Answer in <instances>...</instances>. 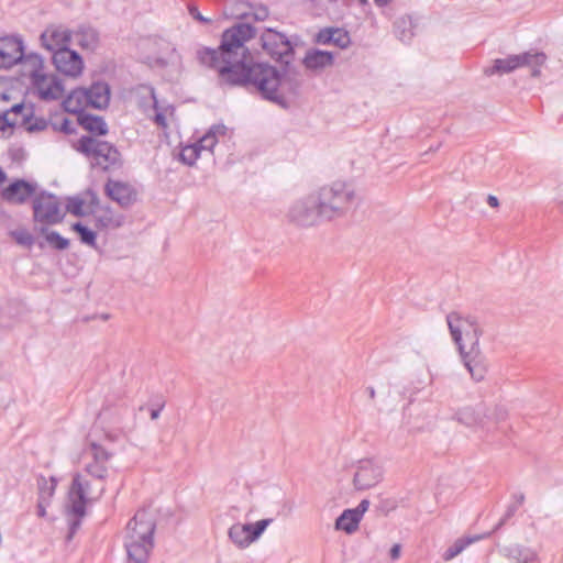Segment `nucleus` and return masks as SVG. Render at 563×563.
I'll list each match as a JSON object with an SVG mask.
<instances>
[{
	"instance_id": "de8ad7c7",
	"label": "nucleus",
	"mask_w": 563,
	"mask_h": 563,
	"mask_svg": "<svg viewBox=\"0 0 563 563\" xmlns=\"http://www.w3.org/2000/svg\"><path fill=\"white\" fill-rule=\"evenodd\" d=\"M49 505L48 501L38 500L37 501V515L38 517H45L46 516V507Z\"/></svg>"
},
{
	"instance_id": "20e7f679",
	"label": "nucleus",
	"mask_w": 563,
	"mask_h": 563,
	"mask_svg": "<svg viewBox=\"0 0 563 563\" xmlns=\"http://www.w3.org/2000/svg\"><path fill=\"white\" fill-rule=\"evenodd\" d=\"M155 522L145 510L137 511L126 525L124 548L128 563H147L154 548Z\"/></svg>"
},
{
	"instance_id": "bb28decb",
	"label": "nucleus",
	"mask_w": 563,
	"mask_h": 563,
	"mask_svg": "<svg viewBox=\"0 0 563 563\" xmlns=\"http://www.w3.org/2000/svg\"><path fill=\"white\" fill-rule=\"evenodd\" d=\"M490 536V532L484 533V534H475V536H466L459 538L454 541V543L446 549V551L443 554L444 561H451L455 556H457L460 553H462L468 545L472 543L479 541L482 539H485Z\"/></svg>"
},
{
	"instance_id": "ea45409f",
	"label": "nucleus",
	"mask_w": 563,
	"mask_h": 563,
	"mask_svg": "<svg viewBox=\"0 0 563 563\" xmlns=\"http://www.w3.org/2000/svg\"><path fill=\"white\" fill-rule=\"evenodd\" d=\"M47 121L44 118H35L33 115V120L30 123L23 125V128L29 132H37L43 131L47 128Z\"/></svg>"
},
{
	"instance_id": "a878e982",
	"label": "nucleus",
	"mask_w": 563,
	"mask_h": 563,
	"mask_svg": "<svg viewBox=\"0 0 563 563\" xmlns=\"http://www.w3.org/2000/svg\"><path fill=\"white\" fill-rule=\"evenodd\" d=\"M90 107L96 109L107 108L110 102V88L107 82L97 81L87 88Z\"/></svg>"
},
{
	"instance_id": "9d476101",
	"label": "nucleus",
	"mask_w": 563,
	"mask_h": 563,
	"mask_svg": "<svg viewBox=\"0 0 563 563\" xmlns=\"http://www.w3.org/2000/svg\"><path fill=\"white\" fill-rule=\"evenodd\" d=\"M272 522V518H266L255 523H234L229 528L228 537L236 548L243 550L260 539Z\"/></svg>"
},
{
	"instance_id": "72a5a7b5",
	"label": "nucleus",
	"mask_w": 563,
	"mask_h": 563,
	"mask_svg": "<svg viewBox=\"0 0 563 563\" xmlns=\"http://www.w3.org/2000/svg\"><path fill=\"white\" fill-rule=\"evenodd\" d=\"M38 486V500H44L51 503L53 495L55 494V489L57 486V481L54 477L46 478L44 476L38 477L37 479Z\"/></svg>"
},
{
	"instance_id": "49530a36",
	"label": "nucleus",
	"mask_w": 563,
	"mask_h": 563,
	"mask_svg": "<svg viewBox=\"0 0 563 563\" xmlns=\"http://www.w3.org/2000/svg\"><path fill=\"white\" fill-rule=\"evenodd\" d=\"M369 507V501L367 499H363L358 506L356 508H354L353 510L357 514V516H360L361 518L363 517V515L365 514V511L368 509Z\"/></svg>"
},
{
	"instance_id": "393cba45",
	"label": "nucleus",
	"mask_w": 563,
	"mask_h": 563,
	"mask_svg": "<svg viewBox=\"0 0 563 563\" xmlns=\"http://www.w3.org/2000/svg\"><path fill=\"white\" fill-rule=\"evenodd\" d=\"M63 104L65 110L70 113H79L85 108L90 107L87 88L74 89L63 101Z\"/></svg>"
},
{
	"instance_id": "aec40b11",
	"label": "nucleus",
	"mask_w": 563,
	"mask_h": 563,
	"mask_svg": "<svg viewBox=\"0 0 563 563\" xmlns=\"http://www.w3.org/2000/svg\"><path fill=\"white\" fill-rule=\"evenodd\" d=\"M316 42L322 45L333 44L339 48H346L351 43L347 31L340 27H324L316 35Z\"/></svg>"
},
{
	"instance_id": "4468645a",
	"label": "nucleus",
	"mask_w": 563,
	"mask_h": 563,
	"mask_svg": "<svg viewBox=\"0 0 563 563\" xmlns=\"http://www.w3.org/2000/svg\"><path fill=\"white\" fill-rule=\"evenodd\" d=\"M56 70L67 77L76 78L81 75L84 62L81 56L69 47L57 49L52 55Z\"/></svg>"
},
{
	"instance_id": "cd10ccee",
	"label": "nucleus",
	"mask_w": 563,
	"mask_h": 563,
	"mask_svg": "<svg viewBox=\"0 0 563 563\" xmlns=\"http://www.w3.org/2000/svg\"><path fill=\"white\" fill-rule=\"evenodd\" d=\"M303 63L309 69L324 68L332 65L333 55L325 51H314L306 55Z\"/></svg>"
},
{
	"instance_id": "39448f33",
	"label": "nucleus",
	"mask_w": 563,
	"mask_h": 563,
	"mask_svg": "<svg viewBox=\"0 0 563 563\" xmlns=\"http://www.w3.org/2000/svg\"><path fill=\"white\" fill-rule=\"evenodd\" d=\"M76 150L90 161L92 167L109 170L121 166L119 150L107 141L85 135L78 140Z\"/></svg>"
},
{
	"instance_id": "0eeeda50",
	"label": "nucleus",
	"mask_w": 563,
	"mask_h": 563,
	"mask_svg": "<svg viewBox=\"0 0 563 563\" xmlns=\"http://www.w3.org/2000/svg\"><path fill=\"white\" fill-rule=\"evenodd\" d=\"M104 490L103 482H98L96 485H92V483L81 474H75L69 490L70 512L79 517H85L86 506L98 500L103 495Z\"/></svg>"
},
{
	"instance_id": "052dcab7",
	"label": "nucleus",
	"mask_w": 563,
	"mask_h": 563,
	"mask_svg": "<svg viewBox=\"0 0 563 563\" xmlns=\"http://www.w3.org/2000/svg\"><path fill=\"white\" fill-rule=\"evenodd\" d=\"M119 410H120V415H122V416H125L129 413V408L126 406H121Z\"/></svg>"
},
{
	"instance_id": "6e6552de",
	"label": "nucleus",
	"mask_w": 563,
	"mask_h": 563,
	"mask_svg": "<svg viewBox=\"0 0 563 563\" xmlns=\"http://www.w3.org/2000/svg\"><path fill=\"white\" fill-rule=\"evenodd\" d=\"M547 56L540 52H526L518 55H509L506 58L495 59L493 67L487 68L485 74L492 76L494 74L510 73L519 67L527 66L531 69V76L540 75V67L545 63Z\"/></svg>"
},
{
	"instance_id": "c85d7f7f",
	"label": "nucleus",
	"mask_w": 563,
	"mask_h": 563,
	"mask_svg": "<svg viewBox=\"0 0 563 563\" xmlns=\"http://www.w3.org/2000/svg\"><path fill=\"white\" fill-rule=\"evenodd\" d=\"M361 519L353 509H345L335 520V528L346 533H353L357 530Z\"/></svg>"
},
{
	"instance_id": "680f3d73",
	"label": "nucleus",
	"mask_w": 563,
	"mask_h": 563,
	"mask_svg": "<svg viewBox=\"0 0 563 563\" xmlns=\"http://www.w3.org/2000/svg\"><path fill=\"white\" fill-rule=\"evenodd\" d=\"M5 179V174L0 169V184Z\"/></svg>"
},
{
	"instance_id": "ddd939ff",
	"label": "nucleus",
	"mask_w": 563,
	"mask_h": 563,
	"mask_svg": "<svg viewBox=\"0 0 563 563\" xmlns=\"http://www.w3.org/2000/svg\"><path fill=\"white\" fill-rule=\"evenodd\" d=\"M91 460L86 464L85 472L97 482H104L109 476V462L113 454L101 444L91 442L88 449Z\"/></svg>"
},
{
	"instance_id": "7ed1b4c3",
	"label": "nucleus",
	"mask_w": 563,
	"mask_h": 563,
	"mask_svg": "<svg viewBox=\"0 0 563 563\" xmlns=\"http://www.w3.org/2000/svg\"><path fill=\"white\" fill-rule=\"evenodd\" d=\"M319 201L320 213L324 221L346 217L360 205L361 198L354 186L343 180H335L314 191Z\"/></svg>"
},
{
	"instance_id": "5fc2aeb1",
	"label": "nucleus",
	"mask_w": 563,
	"mask_h": 563,
	"mask_svg": "<svg viewBox=\"0 0 563 563\" xmlns=\"http://www.w3.org/2000/svg\"><path fill=\"white\" fill-rule=\"evenodd\" d=\"M291 511H292V506H291V504H285V505L283 506L282 511H279V512H278V515H279V516H285V517H286V516L290 515V514H291Z\"/></svg>"
},
{
	"instance_id": "473e14b6",
	"label": "nucleus",
	"mask_w": 563,
	"mask_h": 563,
	"mask_svg": "<svg viewBox=\"0 0 563 563\" xmlns=\"http://www.w3.org/2000/svg\"><path fill=\"white\" fill-rule=\"evenodd\" d=\"M81 125L89 132L97 135H104L108 133V126L101 117L97 115H84L81 117Z\"/></svg>"
},
{
	"instance_id": "6ab92c4d",
	"label": "nucleus",
	"mask_w": 563,
	"mask_h": 563,
	"mask_svg": "<svg viewBox=\"0 0 563 563\" xmlns=\"http://www.w3.org/2000/svg\"><path fill=\"white\" fill-rule=\"evenodd\" d=\"M35 189L33 184L18 179L3 189L2 198L9 203L22 205L35 194Z\"/></svg>"
},
{
	"instance_id": "a18cd8bd",
	"label": "nucleus",
	"mask_w": 563,
	"mask_h": 563,
	"mask_svg": "<svg viewBox=\"0 0 563 563\" xmlns=\"http://www.w3.org/2000/svg\"><path fill=\"white\" fill-rule=\"evenodd\" d=\"M59 130L66 134H70L75 131L74 123L69 119L64 118L59 125Z\"/></svg>"
},
{
	"instance_id": "dca6fc26",
	"label": "nucleus",
	"mask_w": 563,
	"mask_h": 563,
	"mask_svg": "<svg viewBox=\"0 0 563 563\" xmlns=\"http://www.w3.org/2000/svg\"><path fill=\"white\" fill-rule=\"evenodd\" d=\"M73 38V33L63 26H48L41 34L42 45L51 53L68 47Z\"/></svg>"
},
{
	"instance_id": "4c0bfd02",
	"label": "nucleus",
	"mask_w": 563,
	"mask_h": 563,
	"mask_svg": "<svg viewBox=\"0 0 563 563\" xmlns=\"http://www.w3.org/2000/svg\"><path fill=\"white\" fill-rule=\"evenodd\" d=\"M67 211L77 217L85 216L84 200L78 197L69 198L67 202Z\"/></svg>"
},
{
	"instance_id": "09e8293b",
	"label": "nucleus",
	"mask_w": 563,
	"mask_h": 563,
	"mask_svg": "<svg viewBox=\"0 0 563 563\" xmlns=\"http://www.w3.org/2000/svg\"><path fill=\"white\" fill-rule=\"evenodd\" d=\"M401 547L400 544H394L389 551L390 559L396 561L400 556Z\"/></svg>"
},
{
	"instance_id": "e2e57ef3",
	"label": "nucleus",
	"mask_w": 563,
	"mask_h": 563,
	"mask_svg": "<svg viewBox=\"0 0 563 563\" xmlns=\"http://www.w3.org/2000/svg\"><path fill=\"white\" fill-rule=\"evenodd\" d=\"M362 5H368V0H358Z\"/></svg>"
},
{
	"instance_id": "412c9836",
	"label": "nucleus",
	"mask_w": 563,
	"mask_h": 563,
	"mask_svg": "<svg viewBox=\"0 0 563 563\" xmlns=\"http://www.w3.org/2000/svg\"><path fill=\"white\" fill-rule=\"evenodd\" d=\"M456 419L459 422L466 427H481L485 426L486 408L483 405L476 407H464L456 412Z\"/></svg>"
},
{
	"instance_id": "f8f14e48",
	"label": "nucleus",
	"mask_w": 563,
	"mask_h": 563,
	"mask_svg": "<svg viewBox=\"0 0 563 563\" xmlns=\"http://www.w3.org/2000/svg\"><path fill=\"white\" fill-rule=\"evenodd\" d=\"M383 478V466L375 459H362L356 464L353 485L357 490L376 486Z\"/></svg>"
},
{
	"instance_id": "6e6d98bb",
	"label": "nucleus",
	"mask_w": 563,
	"mask_h": 563,
	"mask_svg": "<svg viewBox=\"0 0 563 563\" xmlns=\"http://www.w3.org/2000/svg\"><path fill=\"white\" fill-rule=\"evenodd\" d=\"M497 420H504L507 416L506 410L499 408L496 410Z\"/></svg>"
},
{
	"instance_id": "79ce46f5",
	"label": "nucleus",
	"mask_w": 563,
	"mask_h": 563,
	"mask_svg": "<svg viewBox=\"0 0 563 563\" xmlns=\"http://www.w3.org/2000/svg\"><path fill=\"white\" fill-rule=\"evenodd\" d=\"M518 508H519L518 505L510 504L507 507V510H506L505 515L503 516V518L499 520V522L494 528V531L500 529L516 514Z\"/></svg>"
},
{
	"instance_id": "8fccbe9b",
	"label": "nucleus",
	"mask_w": 563,
	"mask_h": 563,
	"mask_svg": "<svg viewBox=\"0 0 563 563\" xmlns=\"http://www.w3.org/2000/svg\"><path fill=\"white\" fill-rule=\"evenodd\" d=\"M512 498L514 501L511 504L518 505V507H520L525 503V495L522 493L515 494Z\"/></svg>"
},
{
	"instance_id": "3c124183",
	"label": "nucleus",
	"mask_w": 563,
	"mask_h": 563,
	"mask_svg": "<svg viewBox=\"0 0 563 563\" xmlns=\"http://www.w3.org/2000/svg\"><path fill=\"white\" fill-rule=\"evenodd\" d=\"M268 15V11L266 8H262L260 9L256 13H255V19L256 20H261L263 21L264 19H266Z\"/></svg>"
},
{
	"instance_id": "58836bf2",
	"label": "nucleus",
	"mask_w": 563,
	"mask_h": 563,
	"mask_svg": "<svg viewBox=\"0 0 563 563\" xmlns=\"http://www.w3.org/2000/svg\"><path fill=\"white\" fill-rule=\"evenodd\" d=\"M12 236L15 240V242L23 246H32L34 243V239L31 233H29L26 230H18L12 232Z\"/></svg>"
},
{
	"instance_id": "c9c22d12",
	"label": "nucleus",
	"mask_w": 563,
	"mask_h": 563,
	"mask_svg": "<svg viewBox=\"0 0 563 563\" xmlns=\"http://www.w3.org/2000/svg\"><path fill=\"white\" fill-rule=\"evenodd\" d=\"M42 233L45 234L46 242L54 247L55 250L63 251L68 249L69 241L63 238L58 232L51 231L46 232V230L42 229Z\"/></svg>"
},
{
	"instance_id": "c756f323",
	"label": "nucleus",
	"mask_w": 563,
	"mask_h": 563,
	"mask_svg": "<svg viewBox=\"0 0 563 563\" xmlns=\"http://www.w3.org/2000/svg\"><path fill=\"white\" fill-rule=\"evenodd\" d=\"M33 107L24 103H16L7 110L11 121H16V126L23 128V125L30 123L33 120Z\"/></svg>"
},
{
	"instance_id": "c03bdc74",
	"label": "nucleus",
	"mask_w": 563,
	"mask_h": 563,
	"mask_svg": "<svg viewBox=\"0 0 563 563\" xmlns=\"http://www.w3.org/2000/svg\"><path fill=\"white\" fill-rule=\"evenodd\" d=\"M16 126V121H11L8 111L0 113V131Z\"/></svg>"
},
{
	"instance_id": "f704fd0d",
	"label": "nucleus",
	"mask_w": 563,
	"mask_h": 563,
	"mask_svg": "<svg viewBox=\"0 0 563 563\" xmlns=\"http://www.w3.org/2000/svg\"><path fill=\"white\" fill-rule=\"evenodd\" d=\"M73 231H75L80 239V242L82 244H86L91 247H96V239L97 234L86 225L81 224L80 222H76L71 225Z\"/></svg>"
},
{
	"instance_id": "b1692460",
	"label": "nucleus",
	"mask_w": 563,
	"mask_h": 563,
	"mask_svg": "<svg viewBox=\"0 0 563 563\" xmlns=\"http://www.w3.org/2000/svg\"><path fill=\"white\" fill-rule=\"evenodd\" d=\"M505 556L515 563H540L536 550L521 544H514L504 549Z\"/></svg>"
},
{
	"instance_id": "4be33fe9",
	"label": "nucleus",
	"mask_w": 563,
	"mask_h": 563,
	"mask_svg": "<svg viewBox=\"0 0 563 563\" xmlns=\"http://www.w3.org/2000/svg\"><path fill=\"white\" fill-rule=\"evenodd\" d=\"M92 213L96 227L99 229H117L124 221L123 216L114 213L110 207H99Z\"/></svg>"
},
{
	"instance_id": "603ef678",
	"label": "nucleus",
	"mask_w": 563,
	"mask_h": 563,
	"mask_svg": "<svg viewBox=\"0 0 563 563\" xmlns=\"http://www.w3.org/2000/svg\"><path fill=\"white\" fill-rule=\"evenodd\" d=\"M154 121L161 126H166V118L163 113H156Z\"/></svg>"
},
{
	"instance_id": "37998d69",
	"label": "nucleus",
	"mask_w": 563,
	"mask_h": 563,
	"mask_svg": "<svg viewBox=\"0 0 563 563\" xmlns=\"http://www.w3.org/2000/svg\"><path fill=\"white\" fill-rule=\"evenodd\" d=\"M188 12L192 16V19L197 20L200 23L208 24L211 22V19L205 18L198 10L195 4L188 5Z\"/></svg>"
},
{
	"instance_id": "4d7b16f0",
	"label": "nucleus",
	"mask_w": 563,
	"mask_h": 563,
	"mask_svg": "<svg viewBox=\"0 0 563 563\" xmlns=\"http://www.w3.org/2000/svg\"><path fill=\"white\" fill-rule=\"evenodd\" d=\"M163 406L157 408V409H152L151 410V418L153 420L157 419L159 417V413H161V410H162Z\"/></svg>"
},
{
	"instance_id": "f3484780",
	"label": "nucleus",
	"mask_w": 563,
	"mask_h": 563,
	"mask_svg": "<svg viewBox=\"0 0 563 563\" xmlns=\"http://www.w3.org/2000/svg\"><path fill=\"white\" fill-rule=\"evenodd\" d=\"M34 86L43 100H58L64 96L62 80L54 75L34 74Z\"/></svg>"
},
{
	"instance_id": "e433bc0d",
	"label": "nucleus",
	"mask_w": 563,
	"mask_h": 563,
	"mask_svg": "<svg viewBox=\"0 0 563 563\" xmlns=\"http://www.w3.org/2000/svg\"><path fill=\"white\" fill-rule=\"evenodd\" d=\"M201 153L199 147H197L196 143H194L183 147L179 157L183 163L191 166L196 163Z\"/></svg>"
},
{
	"instance_id": "a211bd4d",
	"label": "nucleus",
	"mask_w": 563,
	"mask_h": 563,
	"mask_svg": "<svg viewBox=\"0 0 563 563\" xmlns=\"http://www.w3.org/2000/svg\"><path fill=\"white\" fill-rule=\"evenodd\" d=\"M107 195L122 208H128L136 201L135 189L125 183L109 180L104 188Z\"/></svg>"
},
{
	"instance_id": "864d4df0",
	"label": "nucleus",
	"mask_w": 563,
	"mask_h": 563,
	"mask_svg": "<svg viewBox=\"0 0 563 563\" xmlns=\"http://www.w3.org/2000/svg\"><path fill=\"white\" fill-rule=\"evenodd\" d=\"M487 203L493 207V208H497L499 206V200L496 196L494 195H488L487 197Z\"/></svg>"
},
{
	"instance_id": "423d86ee",
	"label": "nucleus",
	"mask_w": 563,
	"mask_h": 563,
	"mask_svg": "<svg viewBox=\"0 0 563 563\" xmlns=\"http://www.w3.org/2000/svg\"><path fill=\"white\" fill-rule=\"evenodd\" d=\"M261 43L263 49L267 55L283 64L282 70L277 69L278 73L282 75L285 74L286 70H291L296 73L298 75L301 86L302 79L300 74L292 67H290V63L294 57V48L287 36L273 29H266L261 34Z\"/></svg>"
},
{
	"instance_id": "0e129e2a",
	"label": "nucleus",
	"mask_w": 563,
	"mask_h": 563,
	"mask_svg": "<svg viewBox=\"0 0 563 563\" xmlns=\"http://www.w3.org/2000/svg\"><path fill=\"white\" fill-rule=\"evenodd\" d=\"M110 411L109 408L103 409V413L107 415Z\"/></svg>"
},
{
	"instance_id": "a19ab883",
	"label": "nucleus",
	"mask_w": 563,
	"mask_h": 563,
	"mask_svg": "<svg viewBox=\"0 0 563 563\" xmlns=\"http://www.w3.org/2000/svg\"><path fill=\"white\" fill-rule=\"evenodd\" d=\"M68 516L73 517V518H69V532H68V536H67V540L70 541L73 539V537L75 536V533L77 532V530L80 528L81 519L84 517H79L77 515H73L70 512V506L68 507Z\"/></svg>"
},
{
	"instance_id": "bf43d9fd",
	"label": "nucleus",
	"mask_w": 563,
	"mask_h": 563,
	"mask_svg": "<svg viewBox=\"0 0 563 563\" xmlns=\"http://www.w3.org/2000/svg\"><path fill=\"white\" fill-rule=\"evenodd\" d=\"M366 393L368 394V397H369L371 399H374V398H375L376 393H375L374 387H372V386L367 387V388H366Z\"/></svg>"
},
{
	"instance_id": "f03ea898",
	"label": "nucleus",
	"mask_w": 563,
	"mask_h": 563,
	"mask_svg": "<svg viewBox=\"0 0 563 563\" xmlns=\"http://www.w3.org/2000/svg\"><path fill=\"white\" fill-rule=\"evenodd\" d=\"M446 322L453 341L465 367L475 382H482L487 374V361L479 349L482 331L474 318L450 312Z\"/></svg>"
},
{
	"instance_id": "9b49d317",
	"label": "nucleus",
	"mask_w": 563,
	"mask_h": 563,
	"mask_svg": "<svg viewBox=\"0 0 563 563\" xmlns=\"http://www.w3.org/2000/svg\"><path fill=\"white\" fill-rule=\"evenodd\" d=\"M34 220L44 224H56L63 220L58 199L47 192H41L33 201Z\"/></svg>"
},
{
	"instance_id": "5701e85b",
	"label": "nucleus",
	"mask_w": 563,
	"mask_h": 563,
	"mask_svg": "<svg viewBox=\"0 0 563 563\" xmlns=\"http://www.w3.org/2000/svg\"><path fill=\"white\" fill-rule=\"evenodd\" d=\"M75 44L87 51H95L99 44V33L89 25H80L71 32Z\"/></svg>"
},
{
	"instance_id": "13d9d810",
	"label": "nucleus",
	"mask_w": 563,
	"mask_h": 563,
	"mask_svg": "<svg viewBox=\"0 0 563 563\" xmlns=\"http://www.w3.org/2000/svg\"><path fill=\"white\" fill-rule=\"evenodd\" d=\"M393 0H374V3L377 5V7H385L387 5L388 3H390Z\"/></svg>"
},
{
	"instance_id": "2eb2a0df",
	"label": "nucleus",
	"mask_w": 563,
	"mask_h": 563,
	"mask_svg": "<svg viewBox=\"0 0 563 563\" xmlns=\"http://www.w3.org/2000/svg\"><path fill=\"white\" fill-rule=\"evenodd\" d=\"M23 58V42L15 36L0 37V67L10 68Z\"/></svg>"
},
{
	"instance_id": "1a4fd4ad",
	"label": "nucleus",
	"mask_w": 563,
	"mask_h": 563,
	"mask_svg": "<svg viewBox=\"0 0 563 563\" xmlns=\"http://www.w3.org/2000/svg\"><path fill=\"white\" fill-rule=\"evenodd\" d=\"M319 201L317 200L316 192L296 200L288 209L287 217L290 222L299 227H313L320 221H323L320 213Z\"/></svg>"
},
{
	"instance_id": "2f4dec72",
	"label": "nucleus",
	"mask_w": 563,
	"mask_h": 563,
	"mask_svg": "<svg viewBox=\"0 0 563 563\" xmlns=\"http://www.w3.org/2000/svg\"><path fill=\"white\" fill-rule=\"evenodd\" d=\"M396 36L401 42H409L413 36V23L410 16H401L394 24Z\"/></svg>"
},
{
	"instance_id": "7c9ffc66",
	"label": "nucleus",
	"mask_w": 563,
	"mask_h": 563,
	"mask_svg": "<svg viewBox=\"0 0 563 563\" xmlns=\"http://www.w3.org/2000/svg\"><path fill=\"white\" fill-rule=\"evenodd\" d=\"M217 133L224 134V126L214 125L212 126L199 141L196 142L200 153L206 151L211 153L213 147L218 143Z\"/></svg>"
},
{
	"instance_id": "f257e3e1",
	"label": "nucleus",
	"mask_w": 563,
	"mask_h": 563,
	"mask_svg": "<svg viewBox=\"0 0 563 563\" xmlns=\"http://www.w3.org/2000/svg\"><path fill=\"white\" fill-rule=\"evenodd\" d=\"M256 33L257 30L250 23L238 22L222 33L217 49L199 48L197 58L201 65L217 70L220 85L243 87L266 100L287 107L289 100L299 93L298 75L291 70L282 75L268 63L254 62L247 43Z\"/></svg>"
}]
</instances>
